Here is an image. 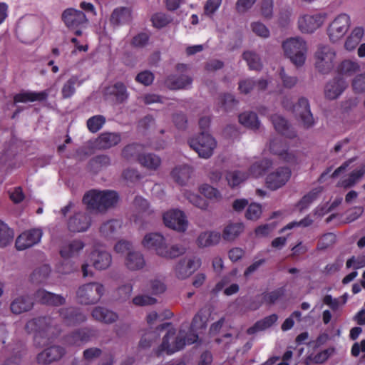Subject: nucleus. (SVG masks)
<instances>
[{"instance_id": "obj_1", "label": "nucleus", "mask_w": 365, "mask_h": 365, "mask_svg": "<svg viewBox=\"0 0 365 365\" xmlns=\"http://www.w3.org/2000/svg\"><path fill=\"white\" fill-rule=\"evenodd\" d=\"M29 333H33L34 344L36 347H41L57 336L61 332L55 319L49 317H41L29 320L25 326Z\"/></svg>"}, {"instance_id": "obj_2", "label": "nucleus", "mask_w": 365, "mask_h": 365, "mask_svg": "<svg viewBox=\"0 0 365 365\" xmlns=\"http://www.w3.org/2000/svg\"><path fill=\"white\" fill-rule=\"evenodd\" d=\"M141 245L148 250H153L155 254L165 259H174L185 253L187 247L181 244L168 247L165 237L159 232H149L145 235Z\"/></svg>"}, {"instance_id": "obj_3", "label": "nucleus", "mask_w": 365, "mask_h": 365, "mask_svg": "<svg viewBox=\"0 0 365 365\" xmlns=\"http://www.w3.org/2000/svg\"><path fill=\"white\" fill-rule=\"evenodd\" d=\"M119 200L118 194L113 190H98L92 189L87 191L83 197V203L91 212L105 213L115 207Z\"/></svg>"}, {"instance_id": "obj_4", "label": "nucleus", "mask_w": 365, "mask_h": 365, "mask_svg": "<svg viewBox=\"0 0 365 365\" xmlns=\"http://www.w3.org/2000/svg\"><path fill=\"white\" fill-rule=\"evenodd\" d=\"M198 336L192 332L186 333L185 330H180L176 333L174 328H171L163 336V342L157 351V354L160 355L165 352L167 354H174L182 349L186 344H192L197 340Z\"/></svg>"}, {"instance_id": "obj_5", "label": "nucleus", "mask_w": 365, "mask_h": 365, "mask_svg": "<svg viewBox=\"0 0 365 365\" xmlns=\"http://www.w3.org/2000/svg\"><path fill=\"white\" fill-rule=\"evenodd\" d=\"M282 48L285 56L296 67H302L305 63L308 48L302 38H287L282 43Z\"/></svg>"}, {"instance_id": "obj_6", "label": "nucleus", "mask_w": 365, "mask_h": 365, "mask_svg": "<svg viewBox=\"0 0 365 365\" xmlns=\"http://www.w3.org/2000/svg\"><path fill=\"white\" fill-rule=\"evenodd\" d=\"M106 292L105 286L100 282H93L81 285L76 290L77 302L83 305H93L98 303Z\"/></svg>"}, {"instance_id": "obj_7", "label": "nucleus", "mask_w": 365, "mask_h": 365, "mask_svg": "<svg viewBox=\"0 0 365 365\" xmlns=\"http://www.w3.org/2000/svg\"><path fill=\"white\" fill-rule=\"evenodd\" d=\"M336 56V51L331 46H319L314 53V66L318 72L329 74L334 67Z\"/></svg>"}, {"instance_id": "obj_8", "label": "nucleus", "mask_w": 365, "mask_h": 365, "mask_svg": "<svg viewBox=\"0 0 365 365\" xmlns=\"http://www.w3.org/2000/svg\"><path fill=\"white\" fill-rule=\"evenodd\" d=\"M189 145L200 158L207 159L212 155L217 143L210 134L202 131L198 136L192 138Z\"/></svg>"}, {"instance_id": "obj_9", "label": "nucleus", "mask_w": 365, "mask_h": 365, "mask_svg": "<svg viewBox=\"0 0 365 365\" xmlns=\"http://www.w3.org/2000/svg\"><path fill=\"white\" fill-rule=\"evenodd\" d=\"M351 26L349 15L341 13L337 15L329 24L327 34L331 41L336 42L341 39L348 32Z\"/></svg>"}, {"instance_id": "obj_10", "label": "nucleus", "mask_w": 365, "mask_h": 365, "mask_svg": "<svg viewBox=\"0 0 365 365\" xmlns=\"http://www.w3.org/2000/svg\"><path fill=\"white\" fill-rule=\"evenodd\" d=\"M163 222L166 227L178 232H185L188 221L185 213L178 209L170 210L163 215Z\"/></svg>"}, {"instance_id": "obj_11", "label": "nucleus", "mask_w": 365, "mask_h": 365, "mask_svg": "<svg viewBox=\"0 0 365 365\" xmlns=\"http://www.w3.org/2000/svg\"><path fill=\"white\" fill-rule=\"evenodd\" d=\"M292 108L296 118L300 121L304 128H309L314 125L309 103L306 98H300Z\"/></svg>"}, {"instance_id": "obj_12", "label": "nucleus", "mask_w": 365, "mask_h": 365, "mask_svg": "<svg viewBox=\"0 0 365 365\" xmlns=\"http://www.w3.org/2000/svg\"><path fill=\"white\" fill-rule=\"evenodd\" d=\"M326 19V13L304 15L298 20L299 29L303 33H312L324 24Z\"/></svg>"}, {"instance_id": "obj_13", "label": "nucleus", "mask_w": 365, "mask_h": 365, "mask_svg": "<svg viewBox=\"0 0 365 365\" xmlns=\"http://www.w3.org/2000/svg\"><path fill=\"white\" fill-rule=\"evenodd\" d=\"M292 172L287 167H280L271 172L266 177L267 187L272 190L284 186L289 180Z\"/></svg>"}, {"instance_id": "obj_14", "label": "nucleus", "mask_w": 365, "mask_h": 365, "mask_svg": "<svg viewBox=\"0 0 365 365\" xmlns=\"http://www.w3.org/2000/svg\"><path fill=\"white\" fill-rule=\"evenodd\" d=\"M41 229L35 228L22 232L16 240V247L18 250H24L38 244L42 237Z\"/></svg>"}, {"instance_id": "obj_15", "label": "nucleus", "mask_w": 365, "mask_h": 365, "mask_svg": "<svg viewBox=\"0 0 365 365\" xmlns=\"http://www.w3.org/2000/svg\"><path fill=\"white\" fill-rule=\"evenodd\" d=\"M61 19L69 29L80 28L88 21L83 11L73 8L64 10L61 15Z\"/></svg>"}, {"instance_id": "obj_16", "label": "nucleus", "mask_w": 365, "mask_h": 365, "mask_svg": "<svg viewBox=\"0 0 365 365\" xmlns=\"http://www.w3.org/2000/svg\"><path fill=\"white\" fill-rule=\"evenodd\" d=\"M200 266V260L195 257L184 258L175 265V275L180 279L190 277Z\"/></svg>"}, {"instance_id": "obj_17", "label": "nucleus", "mask_w": 365, "mask_h": 365, "mask_svg": "<svg viewBox=\"0 0 365 365\" xmlns=\"http://www.w3.org/2000/svg\"><path fill=\"white\" fill-rule=\"evenodd\" d=\"M270 151L288 163H295L297 157L294 153L289 152L287 145L280 138H275L269 143Z\"/></svg>"}, {"instance_id": "obj_18", "label": "nucleus", "mask_w": 365, "mask_h": 365, "mask_svg": "<svg viewBox=\"0 0 365 365\" xmlns=\"http://www.w3.org/2000/svg\"><path fill=\"white\" fill-rule=\"evenodd\" d=\"M91 225V217L84 212H76L67 223L68 230L73 232H86Z\"/></svg>"}, {"instance_id": "obj_19", "label": "nucleus", "mask_w": 365, "mask_h": 365, "mask_svg": "<svg viewBox=\"0 0 365 365\" xmlns=\"http://www.w3.org/2000/svg\"><path fill=\"white\" fill-rule=\"evenodd\" d=\"M65 354V349L60 346H51L36 356V361L40 364H50L59 360Z\"/></svg>"}, {"instance_id": "obj_20", "label": "nucleus", "mask_w": 365, "mask_h": 365, "mask_svg": "<svg viewBox=\"0 0 365 365\" xmlns=\"http://www.w3.org/2000/svg\"><path fill=\"white\" fill-rule=\"evenodd\" d=\"M35 299L43 304L58 307L66 303V298L44 289H38L34 294Z\"/></svg>"}, {"instance_id": "obj_21", "label": "nucleus", "mask_w": 365, "mask_h": 365, "mask_svg": "<svg viewBox=\"0 0 365 365\" xmlns=\"http://www.w3.org/2000/svg\"><path fill=\"white\" fill-rule=\"evenodd\" d=\"M91 261L96 269L104 270L110 266L112 257L103 249H96L91 253Z\"/></svg>"}, {"instance_id": "obj_22", "label": "nucleus", "mask_w": 365, "mask_h": 365, "mask_svg": "<svg viewBox=\"0 0 365 365\" xmlns=\"http://www.w3.org/2000/svg\"><path fill=\"white\" fill-rule=\"evenodd\" d=\"M347 87L346 82L341 78H334L324 88L325 98L329 100L336 99Z\"/></svg>"}, {"instance_id": "obj_23", "label": "nucleus", "mask_w": 365, "mask_h": 365, "mask_svg": "<svg viewBox=\"0 0 365 365\" xmlns=\"http://www.w3.org/2000/svg\"><path fill=\"white\" fill-rule=\"evenodd\" d=\"M59 314L63 322L68 326H74L84 322L87 317L76 308H63L59 310Z\"/></svg>"}, {"instance_id": "obj_24", "label": "nucleus", "mask_w": 365, "mask_h": 365, "mask_svg": "<svg viewBox=\"0 0 365 365\" xmlns=\"http://www.w3.org/2000/svg\"><path fill=\"white\" fill-rule=\"evenodd\" d=\"M49 95V91L45 90L40 92L24 91L17 93L14 97V101L17 103H31L35 101H44Z\"/></svg>"}, {"instance_id": "obj_25", "label": "nucleus", "mask_w": 365, "mask_h": 365, "mask_svg": "<svg viewBox=\"0 0 365 365\" xmlns=\"http://www.w3.org/2000/svg\"><path fill=\"white\" fill-rule=\"evenodd\" d=\"M124 264L130 271H138L145 267L146 262L141 252L133 250L125 256Z\"/></svg>"}, {"instance_id": "obj_26", "label": "nucleus", "mask_w": 365, "mask_h": 365, "mask_svg": "<svg viewBox=\"0 0 365 365\" xmlns=\"http://www.w3.org/2000/svg\"><path fill=\"white\" fill-rule=\"evenodd\" d=\"M192 78L187 75H170L165 80V86L171 90H179L188 88L192 84Z\"/></svg>"}, {"instance_id": "obj_27", "label": "nucleus", "mask_w": 365, "mask_h": 365, "mask_svg": "<svg viewBox=\"0 0 365 365\" xmlns=\"http://www.w3.org/2000/svg\"><path fill=\"white\" fill-rule=\"evenodd\" d=\"M121 222L118 220H109L104 222L100 227L99 231L106 239H115L120 233Z\"/></svg>"}, {"instance_id": "obj_28", "label": "nucleus", "mask_w": 365, "mask_h": 365, "mask_svg": "<svg viewBox=\"0 0 365 365\" xmlns=\"http://www.w3.org/2000/svg\"><path fill=\"white\" fill-rule=\"evenodd\" d=\"M91 316L96 321L104 324L114 323L118 319V315L115 312L100 306L96 307L93 309Z\"/></svg>"}, {"instance_id": "obj_29", "label": "nucleus", "mask_w": 365, "mask_h": 365, "mask_svg": "<svg viewBox=\"0 0 365 365\" xmlns=\"http://www.w3.org/2000/svg\"><path fill=\"white\" fill-rule=\"evenodd\" d=\"M34 307V302L29 296H19L14 299L10 304L12 313L20 314L30 311Z\"/></svg>"}, {"instance_id": "obj_30", "label": "nucleus", "mask_w": 365, "mask_h": 365, "mask_svg": "<svg viewBox=\"0 0 365 365\" xmlns=\"http://www.w3.org/2000/svg\"><path fill=\"white\" fill-rule=\"evenodd\" d=\"M276 130L289 138L296 136L295 131L290 127L287 120L279 115H274L271 118Z\"/></svg>"}, {"instance_id": "obj_31", "label": "nucleus", "mask_w": 365, "mask_h": 365, "mask_svg": "<svg viewBox=\"0 0 365 365\" xmlns=\"http://www.w3.org/2000/svg\"><path fill=\"white\" fill-rule=\"evenodd\" d=\"M192 169L187 165L176 166L171 171V177L173 180L180 185H184L189 180Z\"/></svg>"}, {"instance_id": "obj_32", "label": "nucleus", "mask_w": 365, "mask_h": 365, "mask_svg": "<svg viewBox=\"0 0 365 365\" xmlns=\"http://www.w3.org/2000/svg\"><path fill=\"white\" fill-rule=\"evenodd\" d=\"M85 245L80 240H74L66 242L61 247L60 253L62 257L65 259L71 258L78 255L84 248Z\"/></svg>"}, {"instance_id": "obj_33", "label": "nucleus", "mask_w": 365, "mask_h": 365, "mask_svg": "<svg viewBox=\"0 0 365 365\" xmlns=\"http://www.w3.org/2000/svg\"><path fill=\"white\" fill-rule=\"evenodd\" d=\"M221 238V234L216 231L203 232L199 235L197 239V245L199 247H207L217 245Z\"/></svg>"}, {"instance_id": "obj_34", "label": "nucleus", "mask_w": 365, "mask_h": 365, "mask_svg": "<svg viewBox=\"0 0 365 365\" xmlns=\"http://www.w3.org/2000/svg\"><path fill=\"white\" fill-rule=\"evenodd\" d=\"M120 141V135L114 133H104L96 139V145L100 149H108L116 145Z\"/></svg>"}, {"instance_id": "obj_35", "label": "nucleus", "mask_w": 365, "mask_h": 365, "mask_svg": "<svg viewBox=\"0 0 365 365\" xmlns=\"http://www.w3.org/2000/svg\"><path fill=\"white\" fill-rule=\"evenodd\" d=\"M361 70V66L357 61L345 59L340 62L336 71L339 74L345 76H351Z\"/></svg>"}, {"instance_id": "obj_36", "label": "nucleus", "mask_w": 365, "mask_h": 365, "mask_svg": "<svg viewBox=\"0 0 365 365\" xmlns=\"http://www.w3.org/2000/svg\"><path fill=\"white\" fill-rule=\"evenodd\" d=\"M364 35V30L362 27H355L346 38L344 48L349 51L354 50L361 41Z\"/></svg>"}, {"instance_id": "obj_37", "label": "nucleus", "mask_w": 365, "mask_h": 365, "mask_svg": "<svg viewBox=\"0 0 365 365\" xmlns=\"http://www.w3.org/2000/svg\"><path fill=\"white\" fill-rule=\"evenodd\" d=\"M130 18L131 12L128 8L119 7L113 10L110 21L113 25L118 26L128 22Z\"/></svg>"}, {"instance_id": "obj_38", "label": "nucleus", "mask_w": 365, "mask_h": 365, "mask_svg": "<svg viewBox=\"0 0 365 365\" xmlns=\"http://www.w3.org/2000/svg\"><path fill=\"white\" fill-rule=\"evenodd\" d=\"M82 81L76 76H72L63 85L61 88L62 98L64 99L71 98L76 93V87L80 86Z\"/></svg>"}, {"instance_id": "obj_39", "label": "nucleus", "mask_w": 365, "mask_h": 365, "mask_svg": "<svg viewBox=\"0 0 365 365\" xmlns=\"http://www.w3.org/2000/svg\"><path fill=\"white\" fill-rule=\"evenodd\" d=\"M365 174V168L354 170L346 178L339 182V186L344 188H349L358 183Z\"/></svg>"}, {"instance_id": "obj_40", "label": "nucleus", "mask_w": 365, "mask_h": 365, "mask_svg": "<svg viewBox=\"0 0 365 365\" xmlns=\"http://www.w3.org/2000/svg\"><path fill=\"white\" fill-rule=\"evenodd\" d=\"M244 231V225L241 222H233L227 225L223 230L222 237L227 241L234 240Z\"/></svg>"}, {"instance_id": "obj_41", "label": "nucleus", "mask_w": 365, "mask_h": 365, "mask_svg": "<svg viewBox=\"0 0 365 365\" xmlns=\"http://www.w3.org/2000/svg\"><path fill=\"white\" fill-rule=\"evenodd\" d=\"M138 162L142 166L153 170L158 169L161 164L160 158L152 153L142 154L138 156Z\"/></svg>"}, {"instance_id": "obj_42", "label": "nucleus", "mask_w": 365, "mask_h": 365, "mask_svg": "<svg viewBox=\"0 0 365 365\" xmlns=\"http://www.w3.org/2000/svg\"><path fill=\"white\" fill-rule=\"evenodd\" d=\"M278 319L277 314H273L266 317L263 319L257 322L255 325L247 329L248 334H253L258 331L264 330L274 324Z\"/></svg>"}, {"instance_id": "obj_43", "label": "nucleus", "mask_w": 365, "mask_h": 365, "mask_svg": "<svg viewBox=\"0 0 365 365\" xmlns=\"http://www.w3.org/2000/svg\"><path fill=\"white\" fill-rule=\"evenodd\" d=\"M240 123L252 130L258 129L259 127V121L255 113L253 112H244L239 115Z\"/></svg>"}, {"instance_id": "obj_44", "label": "nucleus", "mask_w": 365, "mask_h": 365, "mask_svg": "<svg viewBox=\"0 0 365 365\" xmlns=\"http://www.w3.org/2000/svg\"><path fill=\"white\" fill-rule=\"evenodd\" d=\"M272 163L268 159H263L254 163L250 168V175L254 178H259L272 166Z\"/></svg>"}, {"instance_id": "obj_45", "label": "nucleus", "mask_w": 365, "mask_h": 365, "mask_svg": "<svg viewBox=\"0 0 365 365\" xmlns=\"http://www.w3.org/2000/svg\"><path fill=\"white\" fill-rule=\"evenodd\" d=\"M209 313L205 309H200L194 316L190 325L192 330L204 329L207 327Z\"/></svg>"}, {"instance_id": "obj_46", "label": "nucleus", "mask_w": 365, "mask_h": 365, "mask_svg": "<svg viewBox=\"0 0 365 365\" xmlns=\"http://www.w3.org/2000/svg\"><path fill=\"white\" fill-rule=\"evenodd\" d=\"M248 177L249 175L247 173L239 170L227 171L225 175L226 180L231 187L238 186L246 180Z\"/></svg>"}, {"instance_id": "obj_47", "label": "nucleus", "mask_w": 365, "mask_h": 365, "mask_svg": "<svg viewBox=\"0 0 365 365\" xmlns=\"http://www.w3.org/2000/svg\"><path fill=\"white\" fill-rule=\"evenodd\" d=\"M51 273L48 265H43L35 269L31 275V280L36 284H41L46 281Z\"/></svg>"}, {"instance_id": "obj_48", "label": "nucleus", "mask_w": 365, "mask_h": 365, "mask_svg": "<svg viewBox=\"0 0 365 365\" xmlns=\"http://www.w3.org/2000/svg\"><path fill=\"white\" fill-rule=\"evenodd\" d=\"M109 93L115 96L116 101L122 103L128 97V93L125 85L121 82L115 83L108 88Z\"/></svg>"}, {"instance_id": "obj_49", "label": "nucleus", "mask_w": 365, "mask_h": 365, "mask_svg": "<svg viewBox=\"0 0 365 365\" xmlns=\"http://www.w3.org/2000/svg\"><path fill=\"white\" fill-rule=\"evenodd\" d=\"M133 292V286L128 283L118 287L113 292V298L118 302L128 300Z\"/></svg>"}, {"instance_id": "obj_50", "label": "nucleus", "mask_w": 365, "mask_h": 365, "mask_svg": "<svg viewBox=\"0 0 365 365\" xmlns=\"http://www.w3.org/2000/svg\"><path fill=\"white\" fill-rule=\"evenodd\" d=\"M243 58L247 63L249 68L252 70H260L262 63L259 56L253 51H245L243 53Z\"/></svg>"}, {"instance_id": "obj_51", "label": "nucleus", "mask_w": 365, "mask_h": 365, "mask_svg": "<svg viewBox=\"0 0 365 365\" xmlns=\"http://www.w3.org/2000/svg\"><path fill=\"white\" fill-rule=\"evenodd\" d=\"M14 238V232L8 225L0 221V247H4L11 242Z\"/></svg>"}, {"instance_id": "obj_52", "label": "nucleus", "mask_w": 365, "mask_h": 365, "mask_svg": "<svg viewBox=\"0 0 365 365\" xmlns=\"http://www.w3.org/2000/svg\"><path fill=\"white\" fill-rule=\"evenodd\" d=\"M183 195L184 197L194 206L201 210H206L207 208L208 204L207 200L201 197L200 195L188 190H185Z\"/></svg>"}, {"instance_id": "obj_53", "label": "nucleus", "mask_w": 365, "mask_h": 365, "mask_svg": "<svg viewBox=\"0 0 365 365\" xmlns=\"http://www.w3.org/2000/svg\"><path fill=\"white\" fill-rule=\"evenodd\" d=\"M142 150V146L138 144L128 145L124 148L122 151V155L127 160L137 159L138 160V156Z\"/></svg>"}, {"instance_id": "obj_54", "label": "nucleus", "mask_w": 365, "mask_h": 365, "mask_svg": "<svg viewBox=\"0 0 365 365\" xmlns=\"http://www.w3.org/2000/svg\"><path fill=\"white\" fill-rule=\"evenodd\" d=\"M106 123V118L101 115H94L87 120V128L91 133L100 130Z\"/></svg>"}, {"instance_id": "obj_55", "label": "nucleus", "mask_w": 365, "mask_h": 365, "mask_svg": "<svg viewBox=\"0 0 365 365\" xmlns=\"http://www.w3.org/2000/svg\"><path fill=\"white\" fill-rule=\"evenodd\" d=\"M279 75L285 88H292L298 82L297 77L287 75L283 67L280 68Z\"/></svg>"}, {"instance_id": "obj_56", "label": "nucleus", "mask_w": 365, "mask_h": 365, "mask_svg": "<svg viewBox=\"0 0 365 365\" xmlns=\"http://www.w3.org/2000/svg\"><path fill=\"white\" fill-rule=\"evenodd\" d=\"M351 86L356 93L365 92V72L356 75L352 80Z\"/></svg>"}, {"instance_id": "obj_57", "label": "nucleus", "mask_w": 365, "mask_h": 365, "mask_svg": "<svg viewBox=\"0 0 365 365\" xmlns=\"http://www.w3.org/2000/svg\"><path fill=\"white\" fill-rule=\"evenodd\" d=\"M262 214V207L260 205L257 203H252L249 205L245 216L247 219L251 220H256L259 218Z\"/></svg>"}, {"instance_id": "obj_58", "label": "nucleus", "mask_w": 365, "mask_h": 365, "mask_svg": "<svg viewBox=\"0 0 365 365\" xmlns=\"http://www.w3.org/2000/svg\"><path fill=\"white\" fill-rule=\"evenodd\" d=\"M114 250L118 254H126L127 255L129 252H132L133 250V245L128 240H121L115 245Z\"/></svg>"}, {"instance_id": "obj_59", "label": "nucleus", "mask_w": 365, "mask_h": 365, "mask_svg": "<svg viewBox=\"0 0 365 365\" xmlns=\"http://www.w3.org/2000/svg\"><path fill=\"white\" fill-rule=\"evenodd\" d=\"M257 0H237L235 9L239 14H245L250 10Z\"/></svg>"}, {"instance_id": "obj_60", "label": "nucleus", "mask_w": 365, "mask_h": 365, "mask_svg": "<svg viewBox=\"0 0 365 365\" xmlns=\"http://www.w3.org/2000/svg\"><path fill=\"white\" fill-rule=\"evenodd\" d=\"M151 21L153 26L160 29L169 24L170 19L165 14L157 13L152 16Z\"/></svg>"}, {"instance_id": "obj_61", "label": "nucleus", "mask_w": 365, "mask_h": 365, "mask_svg": "<svg viewBox=\"0 0 365 365\" xmlns=\"http://www.w3.org/2000/svg\"><path fill=\"white\" fill-rule=\"evenodd\" d=\"M91 165L97 168H106L110 165V159L106 155H97L91 159Z\"/></svg>"}, {"instance_id": "obj_62", "label": "nucleus", "mask_w": 365, "mask_h": 365, "mask_svg": "<svg viewBox=\"0 0 365 365\" xmlns=\"http://www.w3.org/2000/svg\"><path fill=\"white\" fill-rule=\"evenodd\" d=\"M219 103H220L221 106L223 107L225 110H229L237 104V101L232 95L224 94L220 96Z\"/></svg>"}, {"instance_id": "obj_63", "label": "nucleus", "mask_w": 365, "mask_h": 365, "mask_svg": "<svg viewBox=\"0 0 365 365\" xmlns=\"http://www.w3.org/2000/svg\"><path fill=\"white\" fill-rule=\"evenodd\" d=\"M102 354V350L97 347H91L83 351V357L88 361H93L95 359L99 358Z\"/></svg>"}, {"instance_id": "obj_64", "label": "nucleus", "mask_w": 365, "mask_h": 365, "mask_svg": "<svg viewBox=\"0 0 365 365\" xmlns=\"http://www.w3.org/2000/svg\"><path fill=\"white\" fill-rule=\"evenodd\" d=\"M346 266L347 268L353 267L355 269L365 267V255L351 257L346 261Z\"/></svg>"}]
</instances>
